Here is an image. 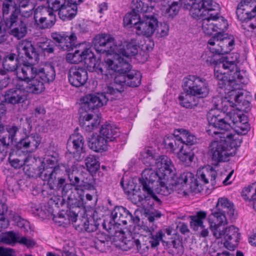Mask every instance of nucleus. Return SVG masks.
I'll use <instances>...</instances> for the list:
<instances>
[{
	"instance_id": "obj_50",
	"label": "nucleus",
	"mask_w": 256,
	"mask_h": 256,
	"mask_svg": "<svg viewBox=\"0 0 256 256\" xmlns=\"http://www.w3.org/2000/svg\"><path fill=\"white\" fill-rule=\"evenodd\" d=\"M251 12L249 10H246V8L243 6H239V4L237 6L236 14L238 18L242 22H247L248 20L255 17V16H252Z\"/></svg>"
},
{
	"instance_id": "obj_54",
	"label": "nucleus",
	"mask_w": 256,
	"mask_h": 256,
	"mask_svg": "<svg viewBox=\"0 0 256 256\" xmlns=\"http://www.w3.org/2000/svg\"><path fill=\"white\" fill-rule=\"evenodd\" d=\"M225 72L220 70L218 68L214 69V76L219 82H218L220 88H222L226 85V83L228 82V78L225 76Z\"/></svg>"
},
{
	"instance_id": "obj_22",
	"label": "nucleus",
	"mask_w": 256,
	"mask_h": 256,
	"mask_svg": "<svg viewBox=\"0 0 256 256\" xmlns=\"http://www.w3.org/2000/svg\"><path fill=\"white\" fill-rule=\"evenodd\" d=\"M18 55L24 58L28 62L36 64L39 60V54L30 41L26 40L21 41L18 46Z\"/></svg>"
},
{
	"instance_id": "obj_23",
	"label": "nucleus",
	"mask_w": 256,
	"mask_h": 256,
	"mask_svg": "<svg viewBox=\"0 0 256 256\" xmlns=\"http://www.w3.org/2000/svg\"><path fill=\"white\" fill-rule=\"evenodd\" d=\"M68 82L76 87L84 86L88 80V74L86 68L79 66L72 67L68 72Z\"/></svg>"
},
{
	"instance_id": "obj_2",
	"label": "nucleus",
	"mask_w": 256,
	"mask_h": 256,
	"mask_svg": "<svg viewBox=\"0 0 256 256\" xmlns=\"http://www.w3.org/2000/svg\"><path fill=\"white\" fill-rule=\"evenodd\" d=\"M115 59L108 57L104 60L106 71L105 75H112L114 72L118 74L115 76L114 82L106 88V92L108 94L117 96L124 90V86H127V74L131 70L132 66L124 58L116 56Z\"/></svg>"
},
{
	"instance_id": "obj_47",
	"label": "nucleus",
	"mask_w": 256,
	"mask_h": 256,
	"mask_svg": "<svg viewBox=\"0 0 256 256\" xmlns=\"http://www.w3.org/2000/svg\"><path fill=\"white\" fill-rule=\"evenodd\" d=\"M85 162L88 170L91 174L96 173L99 170L100 164L94 156L90 155L86 157Z\"/></svg>"
},
{
	"instance_id": "obj_3",
	"label": "nucleus",
	"mask_w": 256,
	"mask_h": 256,
	"mask_svg": "<svg viewBox=\"0 0 256 256\" xmlns=\"http://www.w3.org/2000/svg\"><path fill=\"white\" fill-rule=\"evenodd\" d=\"M206 132L209 135L220 134V140L212 142L209 146L208 154L212 161L216 164L226 162L230 156V151L232 148L239 147L242 142L238 134L230 133H223L216 130L208 129Z\"/></svg>"
},
{
	"instance_id": "obj_58",
	"label": "nucleus",
	"mask_w": 256,
	"mask_h": 256,
	"mask_svg": "<svg viewBox=\"0 0 256 256\" xmlns=\"http://www.w3.org/2000/svg\"><path fill=\"white\" fill-rule=\"evenodd\" d=\"M203 172V176H206L208 182L209 180H210L211 184L212 186H214L216 184V182L214 180L216 177L217 173L213 168L210 166L206 168H204Z\"/></svg>"
},
{
	"instance_id": "obj_49",
	"label": "nucleus",
	"mask_w": 256,
	"mask_h": 256,
	"mask_svg": "<svg viewBox=\"0 0 256 256\" xmlns=\"http://www.w3.org/2000/svg\"><path fill=\"white\" fill-rule=\"evenodd\" d=\"M26 137L30 147V152H34L41 142V136L39 134L34 132Z\"/></svg>"
},
{
	"instance_id": "obj_46",
	"label": "nucleus",
	"mask_w": 256,
	"mask_h": 256,
	"mask_svg": "<svg viewBox=\"0 0 256 256\" xmlns=\"http://www.w3.org/2000/svg\"><path fill=\"white\" fill-rule=\"evenodd\" d=\"M178 154L180 160L187 164L192 162L194 156V152L190 147L187 146H185V147Z\"/></svg>"
},
{
	"instance_id": "obj_18",
	"label": "nucleus",
	"mask_w": 256,
	"mask_h": 256,
	"mask_svg": "<svg viewBox=\"0 0 256 256\" xmlns=\"http://www.w3.org/2000/svg\"><path fill=\"white\" fill-rule=\"evenodd\" d=\"M218 8V5L214 0H194L190 14L194 18L200 19Z\"/></svg>"
},
{
	"instance_id": "obj_29",
	"label": "nucleus",
	"mask_w": 256,
	"mask_h": 256,
	"mask_svg": "<svg viewBox=\"0 0 256 256\" xmlns=\"http://www.w3.org/2000/svg\"><path fill=\"white\" fill-rule=\"evenodd\" d=\"M34 64L28 62V64H24L22 66H20L16 73L18 78L21 81L27 82L36 76L38 70L34 66Z\"/></svg>"
},
{
	"instance_id": "obj_39",
	"label": "nucleus",
	"mask_w": 256,
	"mask_h": 256,
	"mask_svg": "<svg viewBox=\"0 0 256 256\" xmlns=\"http://www.w3.org/2000/svg\"><path fill=\"white\" fill-rule=\"evenodd\" d=\"M108 142L101 134L92 136L88 142L89 148L95 152L104 150L106 148Z\"/></svg>"
},
{
	"instance_id": "obj_43",
	"label": "nucleus",
	"mask_w": 256,
	"mask_h": 256,
	"mask_svg": "<svg viewBox=\"0 0 256 256\" xmlns=\"http://www.w3.org/2000/svg\"><path fill=\"white\" fill-rule=\"evenodd\" d=\"M176 132L180 133V137L184 146L190 147L196 142V136L190 134L189 132L184 129L176 130L174 131V134Z\"/></svg>"
},
{
	"instance_id": "obj_53",
	"label": "nucleus",
	"mask_w": 256,
	"mask_h": 256,
	"mask_svg": "<svg viewBox=\"0 0 256 256\" xmlns=\"http://www.w3.org/2000/svg\"><path fill=\"white\" fill-rule=\"evenodd\" d=\"M239 6H243L251 12L252 16H256V0H243L239 3Z\"/></svg>"
},
{
	"instance_id": "obj_42",
	"label": "nucleus",
	"mask_w": 256,
	"mask_h": 256,
	"mask_svg": "<svg viewBox=\"0 0 256 256\" xmlns=\"http://www.w3.org/2000/svg\"><path fill=\"white\" fill-rule=\"evenodd\" d=\"M207 214L206 212L200 211L196 213L194 216H190V224L192 228L196 231L204 224V220L206 218Z\"/></svg>"
},
{
	"instance_id": "obj_51",
	"label": "nucleus",
	"mask_w": 256,
	"mask_h": 256,
	"mask_svg": "<svg viewBox=\"0 0 256 256\" xmlns=\"http://www.w3.org/2000/svg\"><path fill=\"white\" fill-rule=\"evenodd\" d=\"M37 46L44 52L52 54L54 52V46L48 38L40 40L37 42Z\"/></svg>"
},
{
	"instance_id": "obj_5",
	"label": "nucleus",
	"mask_w": 256,
	"mask_h": 256,
	"mask_svg": "<svg viewBox=\"0 0 256 256\" xmlns=\"http://www.w3.org/2000/svg\"><path fill=\"white\" fill-rule=\"evenodd\" d=\"M154 166L158 168L157 171L151 168L145 169L142 173V177L144 178L146 180H156V188H162L167 182L171 184L176 169L170 158L166 156H161L155 159Z\"/></svg>"
},
{
	"instance_id": "obj_25",
	"label": "nucleus",
	"mask_w": 256,
	"mask_h": 256,
	"mask_svg": "<svg viewBox=\"0 0 256 256\" xmlns=\"http://www.w3.org/2000/svg\"><path fill=\"white\" fill-rule=\"evenodd\" d=\"M234 206L233 203H232L230 206L212 212V214L208 216V220L209 224H228L226 215L230 218L234 216Z\"/></svg>"
},
{
	"instance_id": "obj_21",
	"label": "nucleus",
	"mask_w": 256,
	"mask_h": 256,
	"mask_svg": "<svg viewBox=\"0 0 256 256\" xmlns=\"http://www.w3.org/2000/svg\"><path fill=\"white\" fill-rule=\"evenodd\" d=\"M3 102L13 106L25 103L27 100L24 88L16 86L4 92Z\"/></svg>"
},
{
	"instance_id": "obj_31",
	"label": "nucleus",
	"mask_w": 256,
	"mask_h": 256,
	"mask_svg": "<svg viewBox=\"0 0 256 256\" xmlns=\"http://www.w3.org/2000/svg\"><path fill=\"white\" fill-rule=\"evenodd\" d=\"M164 142L166 148L174 153L178 154L185 147L180 136L175 134L164 138Z\"/></svg>"
},
{
	"instance_id": "obj_57",
	"label": "nucleus",
	"mask_w": 256,
	"mask_h": 256,
	"mask_svg": "<svg viewBox=\"0 0 256 256\" xmlns=\"http://www.w3.org/2000/svg\"><path fill=\"white\" fill-rule=\"evenodd\" d=\"M70 0H48V8L59 12L62 7L64 6Z\"/></svg>"
},
{
	"instance_id": "obj_48",
	"label": "nucleus",
	"mask_w": 256,
	"mask_h": 256,
	"mask_svg": "<svg viewBox=\"0 0 256 256\" xmlns=\"http://www.w3.org/2000/svg\"><path fill=\"white\" fill-rule=\"evenodd\" d=\"M85 65L90 72H96L98 74H100L102 75H105L104 72L101 64L96 60L95 56L90 60H87V62H85Z\"/></svg>"
},
{
	"instance_id": "obj_13",
	"label": "nucleus",
	"mask_w": 256,
	"mask_h": 256,
	"mask_svg": "<svg viewBox=\"0 0 256 256\" xmlns=\"http://www.w3.org/2000/svg\"><path fill=\"white\" fill-rule=\"evenodd\" d=\"M223 32L216 33L215 35L208 41V44L210 46H214L216 42L217 46L220 47V48H210V50L212 53L223 55L232 50V46L234 44V37Z\"/></svg>"
},
{
	"instance_id": "obj_52",
	"label": "nucleus",
	"mask_w": 256,
	"mask_h": 256,
	"mask_svg": "<svg viewBox=\"0 0 256 256\" xmlns=\"http://www.w3.org/2000/svg\"><path fill=\"white\" fill-rule=\"evenodd\" d=\"M101 219L94 220L92 218L90 220H86L83 224L84 230L88 232H91L96 231L100 225Z\"/></svg>"
},
{
	"instance_id": "obj_56",
	"label": "nucleus",
	"mask_w": 256,
	"mask_h": 256,
	"mask_svg": "<svg viewBox=\"0 0 256 256\" xmlns=\"http://www.w3.org/2000/svg\"><path fill=\"white\" fill-rule=\"evenodd\" d=\"M140 246H142V243L139 240L132 238L130 240H126L122 245V247L124 250H128L133 248H136L140 252Z\"/></svg>"
},
{
	"instance_id": "obj_9",
	"label": "nucleus",
	"mask_w": 256,
	"mask_h": 256,
	"mask_svg": "<svg viewBox=\"0 0 256 256\" xmlns=\"http://www.w3.org/2000/svg\"><path fill=\"white\" fill-rule=\"evenodd\" d=\"M144 242L140 246V253L146 254L148 251L149 248H155L160 244V241H162L164 245L168 246V248L172 247L176 250V252L178 254H182L184 252V248L182 242L178 236L176 234L173 238H166L165 234L162 230H159L155 234H152L151 232L148 236L142 237Z\"/></svg>"
},
{
	"instance_id": "obj_16",
	"label": "nucleus",
	"mask_w": 256,
	"mask_h": 256,
	"mask_svg": "<svg viewBox=\"0 0 256 256\" xmlns=\"http://www.w3.org/2000/svg\"><path fill=\"white\" fill-rule=\"evenodd\" d=\"M92 46L95 50L102 54H106V57L113 59L114 52L116 50L117 45L114 39L110 34H102L96 36L92 40Z\"/></svg>"
},
{
	"instance_id": "obj_8",
	"label": "nucleus",
	"mask_w": 256,
	"mask_h": 256,
	"mask_svg": "<svg viewBox=\"0 0 256 256\" xmlns=\"http://www.w3.org/2000/svg\"><path fill=\"white\" fill-rule=\"evenodd\" d=\"M142 18L138 19L136 15L126 14L124 18V24L125 26L136 28L137 30L136 34L138 35L151 36L158 27L157 18L153 14H146L142 16Z\"/></svg>"
},
{
	"instance_id": "obj_60",
	"label": "nucleus",
	"mask_w": 256,
	"mask_h": 256,
	"mask_svg": "<svg viewBox=\"0 0 256 256\" xmlns=\"http://www.w3.org/2000/svg\"><path fill=\"white\" fill-rule=\"evenodd\" d=\"M66 60L72 64H78L82 62V52L76 50L74 53H68L66 56Z\"/></svg>"
},
{
	"instance_id": "obj_1",
	"label": "nucleus",
	"mask_w": 256,
	"mask_h": 256,
	"mask_svg": "<svg viewBox=\"0 0 256 256\" xmlns=\"http://www.w3.org/2000/svg\"><path fill=\"white\" fill-rule=\"evenodd\" d=\"M184 92L178 97L180 106L186 108H192L198 103L196 96L199 98L206 97L209 93L207 80L196 75H188L183 80L182 85Z\"/></svg>"
},
{
	"instance_id": "obj_44",
	"label": "nucleus",
	"mask_w": 256,
	"mask_h": 256,
	"mask_svg": "<svg viewBox=\"0 0 256 256\" xmlns=\"http://www.w3.org/2000/svg\"><path fill=\"white\" fill-rule=\"evenodd\" d=\"M142 75L139 72L130 70L127 74V86L137 87L141 84Z\"/></svg>"
},
{
	"instance_id": "obj_35",
	"label": "nucleus",
	"mask_w": 256,
	"mask_h": 256,
	"mask_svg": "<svg viewBox=\"0 0 256 256\" xmlns=\"http://www.w3.org/2000/svg\"><path fill=\"white\" fill-rule=\"evenodd\" d=\"M118 128L112 124H106L102 126L100 134L106 138L107 142H112L119 136Z\"/></svg>"
},
{
	"instance_id": "obj_32",
	"label": "nucleus",
	"mask_w": 256,
	"mask_h": 256,
	"mask_svg": "<svg viewBox=\"0 0 256 256\" xmlns=\"http://www.w3.org/2000/svg\"><path fill=\"white\" fill-rule=\"evenodd\" d=\"M139 182L142 186L143 192L147 194L148 200L150 198L154 199L158 204H161V200L156 194L154 191V184H156V180H146L144 178L141 177L139 178Z\"/></svg>"
},
{
	"instance_id": "obj_64",
	"label": "nucleus",
	"mask_w": 256,
	"mask_h": 256,
	"mask_svg": "<svg viewBox=\"0 0 256 256\" xmlns=\"http://www.w3.org/2000/svg\"><path fill=\"white\" fill-rule=\"evenodd\" d=\"M12 220L16 222L18 227L23 229L25 232H28V228H30L28 222L22 219L20 216L17 215L14 216Z\"/></svg>"
},
{
	"instance_id": "obj_63",
	"label": "nucleus",
	"mask_w": 256,
	"mask_h": 256,
	"mask_svg": "<svg viewBox=\"0 0 256 256\" xmlns=\"http://www.w3.org/2000/svg\"><path fill=\"white\" fill-rule=\"evenodd\" d=\"M210 50V52H204L202 55V58L208 64L215 66L218 60L217 56L214 55Z\"/></svg>"
},
{
	"instance_id": "obj_62",
	"label": "nucleus",
	"mask_w": 256,
	"mask_h": 256,
	"mask_svg": "<svg viewBox=\"0 0 256 256\" xmlns=\"http://www.w3.org/2000/svg\"><path fill=\"white\" fill-rule=\"evenodd\" d=\"M48 10H49L48 7L44 6H38L34 10V20L38 18H46V16L48 15Z\"/></svg>"
},
{
	"instance_id": "obj_10",
	"label": "nucleus",
	"mask_w": 256,
	"mask_h": 256,
	"mask_svg": "<svg viewBox=\"0 0 256 256\" xmlns=\"http://www.w3.org/2000/svg\"><path fill=\"white\" fill-rule=\"evenodd\" d=\"M16 16L15 20L10 18L0 21V44L8 40L10 34L18 39L24 37L27 33V26L25 18H19Z\"/></svg>"
},
{
	"instance_id": "obj_11",
	"label": "nucleus",
	"mask_w": 256,
	"mask_h": 256,
	"mask_svg": "<svg viewBox=\"0 0 256 256\" xmlns=\"http://www.w3.org/2000/svg\"><path fill=\"white\" fill-rule=\"evenodd\" d=\"M226 224L214 223L210 224L209 228L216 238H222L224 240V246L228 250H233L238 244L240 234L238 228L234 226L224 228Z\"/></svg>"
},
{
	"instance_id": "obj_19",
	"label": "nucleus",
	"mask_w": 256,
	"mask_h": 256,
	"mask_svg": "<svg viewBox=\"0 0 256 256\" xmlns=\"http://www.w3.org/2000/svg\"><path fill=\"white\" fill-rule=\"evenodd\" d=\"M74 184L78 192L85 190H96V182L92 174L79 172L78 170L72 169Z\"/></svg>"
},
{
	"instance_id": "obj_17",
	"label": "nucleus",
	"mask_w": 256,
	"mask_h": 256,
	"mask_svg": "<svg viewBox=\"0 0 256 256\" xmlns=\"http://www.w3.org/2000/svg\"><path fill=\"white\" fill-rule=\"evenodd\" d=\"M84 143V137L76 132L72 134L68 140L67 150L78 161L82 160L86 156V148Z\"/></svg>"
},
{
	"instance_id": "obj_4",
	"label": "nucleus",
	"mask_w": 256,
	"mask_h": 256,
	"mask_svg": "<svg viewBox=\"0 0 256 256\" xmlns=\"http://www.w3.org/2000/svg\"><path fill=\"white\" fill-rule=\"evenodd\" d=\"M108 98L104 94H89L81 99L82 103L79 110L80 114L86 112V114L80 116V124L82 128L87 132H91L100 124V120L95 118L89 112L106 104Z\"/></svg>"
},
{
	"instance_id": "obj_15",
	"label": "nucleus",
	"mask_w": 256,
	"mask_h": 256,
	"mask_svg": "<svg viewBox=\"0 0 256 256\" xmlns=\"http://www.w3.org/2000/svg\"><path fill=\"white\" fill-rule=\"evenodd\" d=\"M202 19V29L208 35H212L214 32L218 33L224 31L228 28L227 21L222 16H218V12L206 14Z\"/></svg>"
},
{
	"instance_id": "obj_6",
	"label": "nucleus",
	"mask_w": 256,
	"mask_h": 256,
	"mask_svg": "<svg viewBox=\"0 0 256 256\" xmlns=\"http://www.w3.org/2000/svg\"><path fill=\"white\" fill-rule=\"evenodd\" d=\"M65 170L70 183H66V179L60 176L58 178L48 182L50 188L60 190L64 200H67L68 206H84V196L80 194L78 196H76V193L78 194V192L76 190V186L74 184V182L72 169L66 168Z\"/></svg>"
},
{
	"instance_id": "obj_34",
	"label": "nucleus",
	"mask_w": 256,
	"mask_h": 256,
	"mask_svg": "<svg viewBox=\"0 0 256 256\" xmlns=\"http://www.w3.org/2000/svg\"><path fill=\"white\" fill-rule=\"evenodd\" d=\"M19 62L14 54L7 55L4 59L2 62V70L5 71L6 74L7 72H15L16 73L19 68Z\"/></svg>"
},
{
	"instance_id": "obj_20",
	"label": "nucleus",
	"mask_w": 256,
	"mask_h": 256,
	"mask_svg": "<svg viewBox=\"0 0 256 256\" xmlns=\"http://www.w3.org/2000/svg\"><path fill=\"white\" fill-rule=\"evenodd\" d=\"M51 38L54 41L56 46L64 51L70 52L79 44L74 33L68 36L64 32H54L51 34Z\"/></svg>"
},
{
	"instance_id": "obj_41",
	"label": "nucleus",
	"mask_w": 256,
	"mask_h": 256,
	"mask_svg": "<svg viewBox=\"0 0 256 256\" xmlns=\"http://www.w3.org/2000/svg\"><path fill=\"white\" fill-rule=\"evenodd\" d=\"M110 244V237L104 234H96L94 239V246L100 252L106 250V247H108Z\"/></svg>"
},
{
	"instance_id": "obj_27",
	"label": "nucleus",
	"mask_w": 256,
	"mask_h": 256,
	"mask_svg": "<svg viewBox=\"0 0 256 256\" xmlns=\"http://www.w3.org/2000/svg\"><path fill=\"white\" fill-rule=\"evenodd\" d=\"M239 55L237 53L230 54L226 56L218 58L214 66V69L218 68L220 70H228V72H233L236 68V63L238 62Z\"/></svg>"
},
{
	"instance_id": "obj_33",
	"label": "nucleus",
	"mask_w": 256,
	"mask_h": 256,
	"mask_svg": "<svg viewBox=\"0 0 256 256\" xmlns=\"http://www.w3.org/2000/svg\"><path fill=\"white\" fill-rule=\"evenodd\" d=\"M37 77L44 83L52 82L56 78V71L54 66L51 64L44 66L38 70Z\"/></svg>"
},
{
	"instance_id": "obj_28",
	"label": "nucleus",
	"mask_w": 256,
	"mask_h": 256,
	"mask_svg": "<svg viewBox=\"0 0 256 256\" xmlns=\"http://www.w3.org/2000/svg\"><path fill=\"white\" fill-rule=\"evenodd\" d=\"M2 3V20L10 18V20H15L16 16L20 15L18 8L20 0H0Z\"/></svg>"
},
{
	"instance_id": "obj_30",
	"label": "nucleus",
	"mask_w": 256,
	"mask_h": 256,
	"mask_svg": "<svg viewBox=\"0 0 256 256\" xmlns=\"http://www.w3.org/2000/svg\"><path fill=\"white\" fill-rule=\"evenodd\" d=\"M124 190L128 194L130 200L136 204H143L148 200L147 194L144 192L142 194L140 188L136 190L132 185L128 186V189L124 188Z\"/></svg>"
},
{
	"instance_id": "obj_38",
	"label": "nucleus",
	"mask_w": 256,
	"mask_h": 256,
	"mask_svg": "<svg viewBox=\"0 0 256 256\" xmlns=\"http://www.w3.org/2000/svg\"><path fill=\"white\" fill-rule=\"evenodd\" d=\"M26 87L27 90L32 94H38L45 90L44 83L37 76L28 80Z\"/></svg>"
},
{
	"instance_id": "obj_14",
	"label": "nucleus",
	"mask_w": 256,
	"mask_h": 256,
	"mask_svg": "<svg viewBox=\"0 0 256 256\" xmlns=\"http://www.w3.org/2000/svg\"><path fill=\"white\" fill-rule=\"evenodd\" d=\"M172 179L173 180L171 182V184L167 182L162 188H155L156 192L159 194L167 196L174 190H182L188 184L193 182L194 175L190 172H186L178 178L175 172L174 176Z\"/></svg>"
},
{
	"instance_id": "obj_26",
	"label": "nucleus",
	"mask_w": 256,
	"mask_h": 256,
	"mask_svg": "<svg viewBox=\"0 0 256 256\" xmlns=\"http://www.w3.org/2000/svg\"><path fill=\"white\" fill-rule=\"evenodd\" d=\"M137 40L132 39L130 42H124L122 44L117 46L116 50L114 52L113 59H115L116 56L122 58L120 55L125 56L126 58L136 56L138 52Z\"/></svg>"
},
{
	"instance_id": "obj_40",
	"label": "nucleus",
	"mask_w": 256,
	"mask_h": 256,
	"mask_svg": "<svg viewBox=\"0 0 256 256\" xmlns=\"http://www.w3.org/2000/svg\"><path fill=\"white\" fill-rule=\"evenodd\" d=\"M132 8V12L127 14H130L131 16L136 15L138 16V19L140 18V14H142L143 16H144V14L147 13L150 9L148 4H144L142 0H134ZM152 8H150V9Z\"/></svg>"
},
{
	"instance_id": "obj_24",
	"label": "nucleus",
	"mask_w": 256,
	"mask_h": 256,
	"mask_svg": "<svg viewBox=\"0 0 256 256\" xmlns=\"http://www.w3.org/2000/svg\"><path fill=\"white\" fill-rule=\"evenodd\" d=\"M112 220L116 224L126 225L128 222H136L140 220L138 217L134 218L132 214L122 206L114 208L111 213Z\"/></svg>"
},
{
	"instance_id": "obj_12",
	"label": "nucleus",
	"mask_w": 256,
	"mask_h": 256,
	"mask_svg": "<svg viewBox=\"0 0 256 256\" xmlns=\"http://www.w3.org/2000/svg\"><path fill=\"white\" fill-rule=\"evenodd\" d=\"M62 172L58 158L56 156H50L47 158L46 162H42L40 166L34 169V173H30L28 175L32 178H40L43 181L48 182L58 178L62 174Z\"/></svg>"
},
{
	"instance_id": "obj_7",
	"label": "nucleus",
	"mask_w": 256,
	"mask_h": 256,
	"mask_svg": "<svg viewBox=\"0 0 256 256\" xmlns=\"http://www.w3.org/2000/svg\"><path fill=\"white\" fill-rule=\"evenodd\" d=\"M246 116L236 112H230L229 114H224L218 110H210L207 114L209 126L212 128L221 131L227 132L233 128L238 122L244 121Z\"/></svg>"
},
{
	"instance_id": "obj_37",
	"label": "nucleus",
	"mask_w": 256,
	"mask_h": 256,
	"mask_svg": "<svg viewBox=\"0 0 256 256\" xmlns=\"http://www.w3.org/2000/svg\"><path fill=\"white\" fill-rule=\"evenodd\" d=\"M230 98L234 100L235 102V106L236 107V110L238 111L244 110L242 107L245 106V108H248L250 106V102L244 98V92L241 90H232L230 92Z\"/></svg>"
},
{
	"instance_id": "obj_59",
	"label": "nucleus",
	"mask_w": 256,
	"mask_h": 256,
	"mask_svg": "<svg viewBox=\"0 0 256 256\" xmlns=\"http://www.w3.org/2000/svg\"><path fill=\"white\" fill-rule=\"evenodd\" d=\"M233 128L238 134H245L250 130V127L248 123L247 122V118L246 117L244 121L242 120L241 122H238Z\"/></svg>"
},
{
	"instance_id": "obj_36",
	"label": "nucleus",
	"mask_w": 256,
	"mask_h": 256,
	"mask_svg": "<svg viewBox=\"0 0 256 256\" xmlns=\"http://www.w3.org/2000/svg\"><path fill=\"white\" fill-rule=\"evenodd\" d=\"M77 13V6L69 1L58 12V16L62 20H69L74 18Z\"/></svg>"
},
{
	"instance_id": "obj_45",
	"label": "nucleus",
	"mask_w": 256,
	"mask_h": 256,
	"mask_svg": "<svg viewBox=\"0 0 256 256\" xmlns=\"http://www.w3.org/2000/svg\"><path fill=\"white\" fill-rule=\"evenodd\" d=\"M18 238H20L19 232L10 231L2 234L1 241L4 244L14 246L18 242Z\"/></svg>"
},
{
	"instance_id": "obj_55",
	"label": "nucleus",
	"mask_w": 256,
	"mask_h": 256,
	"mask_svg": "<svg viewBox=\"0 0 256 256\" xmlns=\"http://www.w3.org/2000/svg\"><path fill=\"white\" fill-rule=\"evenodd\" d=\"M232 99L225 100L222 102L221 108H220L222 112H219L222 113L224 114L226 113V114H229L230 112H233V108L235 106V104L233 102Z\"/></svg>"
},
{
	"instance_id": "obj_61",
	"label": "nucleus",
	"mask_w": 256,
	"mask_h": 256,
	"mask_svg": "<svg viewBox=\"0 0 256 256\" xmlns=\"http://www.w3.org/2000/svg\"><path fill=\"white\" fill-rule=\"evenodd\" d=\"M142 156L144 158V163L149 166H154L155 158L152 150L148 149L144 150L142 152Z\"/></svg>"
}]
</instances>
